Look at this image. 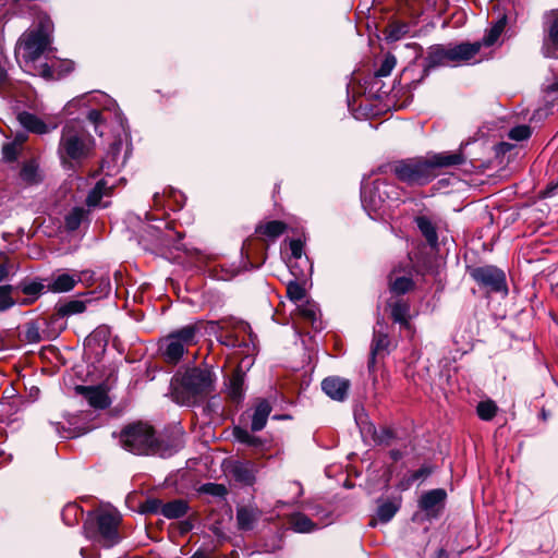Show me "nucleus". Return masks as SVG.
Returning <instances> with one entry per match:
<instances>
[{
	"label": "nucleus",
	"instance_id": "14",
	"mask_svg": "<svg viewBox=\"0 0 558 558\" xmlns=\"http://www.w3.org/2000/svg\"><path fill=\"white\" fill-rule=\"evenodd\" d=\"M82 280L81 274H59L48 284V289L52 292H68L72 290L77 282Z\"/></svg>",
	"mask_w": 558,
	"mask_h": 558
},
{
	"label": "nucleus",
	"instance_id": "25",
	"mask_svg": "<svg viewBox=\"0 0 558 558\" xmlns=\"http://www.w3.org/2000/svg\"><path fill=\"white\" fill-rule=\"evenodd\" d=\"M391 318L395 323H398L404 327H409L410 306L407 302L398 300L390 304Z\"/></svg>",
	"mask_w": 558,
	"mask_h": 558
},
{
	"label": "nucleus",
	"instance_id": "48",
	"mask_svg": "<svg viewBox=\"0 0 558 558\" xmlns=\"http://www.w3.org/2000/svg\"><path fill=\"white\" fill-rule=\"evenodd\" d=\"M25 337L28 342L36 343L40 341V333L38 331V328L35 326H31L27 328Z\"/></svg>",
	"mask_w": 558,
	"mask_h": 558
},
{
	"label": "nucleus",
	"instance_id": "56",
	"mask_svg": "<svg viewBox=\"0 0 558 558\" xmlns=\"http://www.w3.org/2000/svg\"><path fill=\"white\" fill-rule=\"evenodd\" d=\"M390 456H391V458H392L393 460H396V461H397V460H399V459L401 458V456H402V454H401V452H400V451H398V450H392V451L390 452Z\"/></svg>",
	"mask_w": 558,
	"mask_h": 558
},
{
	"label": "nucleus",
	"instance_id": "16",
	"mask_svg": "<svg viewBox=\"0 0 558 558\" xmlns=\"http://www.w3.org/2000/svg\"><path fill=\"white\" fill-rule=\"evenodd\" d=\"M260 511L255 507H241L236 510L238 527L242 531L253 530L260 518Z\"/></svg>",
	"mask_w": 558,
	"mask_h": 558
},
{
	"label": "nucleus",
	"instance_id": "49",
	"mask_svg": "<svg viewBox=\"0 0 558 558\" xmlns=\"http://www.w3.org/2000/svg\"><path fill=\"white\" fill-rule=\"evenodd\" d=\"M290 251L294 258H300L302 256L303 244L300 240H292L290 242Z\"/></svg>",
	"mask_w": 558,
	"mask_h": 558
},
{
	"label": "nucleus",
	"instance_id": "18",
	"mask_svg": "<svg viewBox=\"0 0 558 558\" xmlns=\"http://www.w3.org/2000/svg\"><path fill=\"white\" fill-rule=\"evenodd\" d=\"M446 498V492L441 488L433 489L425 493L420 499V507L422 510L433 513L436 512L439 506Z\"/></svg>",
	"mask_w": 558,
	"mask_h": 558
},
{
	"label": "nucleus",
	"instance_id": "8",
	"mask_svg": "<svg viewBox=\"0 0 558 558\" xmlns=\"http://www.w3.org/2000/svg\"><path fill=\"white\" fill-rule=\"evenodd\" d=\"M471 277L489 292H508L505 272L495 266L476 267L471 270Z\"/></svg>",
	"mask_w": 558,
	"mask_h": 558
},
{
	"label": "nucleus",
	"instance_id": "58",
	"mask_svg": "<svg viewBox=\"0 0 558 558\" xmlns=\"http://www.w3.org/2000/svg\"><path fill=\"white\" fill-rule=\"evenodd\" d=\"M66 64H68L66 71H71L72 70V64L70 62H68Z\"/></svg>",
	"mask_w": 558,
	"mask_h": 558
},
{
	"label": "nucleus",
	"instance_id": "22",
	"mask_svg": "<svg viewBox=\"0 0 558 558\" xmlns=\"http://www.w3.org/2000/svg\"><path fill=\"white\" fill-rule=\"evenodd\" d=\"M190 510V506L184 499H174L165 504L161 515L171 520L183 518Z\"/></svg>",
	"mask_w": 558,
	"mask_h": 558
},
{
	"label": "nucleus",
	"instance_id": "24",
	"mask_svg": "<svg viewBox=\"0 0 558 558\" xmlns=\"http://www.w3.org/2000/svg\"><path fill=\"white\" fill-rule=\"evenodd\" d=\"M415 223L428 244L436 245L438 243L436 227L428 217L417 216L415 218Z\"/></svg>",
	"mask_w": 558,
	"mask_h": 558
},
{
	"label": "nucleus",
	"instance_id": "32",
	"mask_svg": "<svg viewBox=\"0 0 558 558\" xmlns=\"http://www.w3.org/2000/svg\"><path fill=\"white\" fill-rule=\"evenodd\" d=\"M86 310V303L81 300H72L62 304L58 313L62 316H71L83 313Z\"/></svg>",
	"mask_w": 558,
	"mask_h": 558
},
{
	"label": "nucleus",
	"instance_id": "31",
	"mask_svg": "<svg viewBox=\"0 0 558 558\" xmlns=\"http://www.w3.org/2000/svg\"><path fill=\"white\" fill-rule=\"evenodd\" d=\"M505 26L506 17H501L493 25L487 35H485L484 38L480 41L482 43V46L489 47L494 45L504 32Z\"/></svg>",
	"mask_w": 558,
	"mask_h": 558
},
{
	"label": "nucleus",
	"instance_id": "28",
	"mask_svg": "<svg viewBox=\"0 0 558 558\" xmlns=\"http://www.w3.org/2000/svg\"><path fill=\"white\" fill-rule=\"evenodd\" d=\"M389 347V338L386 333H383L380 331H375L372 348H371V356H372V363L374 362L375 357L380 354H385Z\"/></svg>",
	"mask_w": 558,
	"mask_h": 558
},
{
	"label": "nucleus",
	"instance_id": "53",
	"mask_svg": "<svg viewBox=\"0 0 558 558\" xmlns=\"http://www.w3.org/2000/svg\"><path fill=\"white\" fill-rule=\"evenodd\" d=\"M192 526L193 525H192V523L190 521H187V520L186 521H182L180 523V531H181V533H186L190 530H192Z\"/></svg>",
	"mask_w": 558,
	"mask_h": 558
},
{
	"label": "nucleus",
	"instance_id": "60",
	"mask_svg": "<svg viewBox=\"0 0 558 558\" xmlns=\"http://www.w3.org/2000/svg\"><path fill=\"white\" fill-rule=\"evenodd\" d=\"M557 89H558V83H557Z\"/></svg>",
	"mask_w": 558,
	"mask_h": 558
},
{
	"label": "nucleus",
	"instance_id": "23",
	"mask_svg": "<svg viewBox=\"0 0 558 558\" xmlns=\"http://www.w3.org/2000/svg\"><path fill=\"white\" fill-rule=\"evenodd\" d=\"M287 229V225L279 220H271L256 227V233L270 240L280 236Z\"/></svg>",
	"mask_w": 558,
	"mask_h": 558
},
{
	"label": "nucleus",
	"instance_id": "59",
	"mask_svg": "<svg viewBox=\"0 0 558 558\" xmlns=\"http://www.w3.org/2000/svg\"><path fill=\"white\" fill-rule=\"evenodd\" d=\"M557 89H558V83H557Z\"/></svg>",
	"mask_w": 558,
	"mask_h": 558
},
{
	"label": "nucleus",
	"instance_id": "57",
	"mask_svg": "<svg viewBox=\"0 0 558 558\" xmlns=\"http://www.w3.org/2000/svg\"><path fill=\"white\" fill-rule=\"evenodd\" d=\"M191 558H206V556L202 553H195Z\"/></svg>",
	"mask_w": 558,
	"mask_h": 558
},
{
	"label": "nucleus",
	"instance_id": "21",
	"mask_svg": "<svg viewBox=\"0 0 558 558\" xmlns=\"http://www.w3.org/2000/svg\"><path fill=\"white\" fill-rule=\"evenodd\" d=\"M214 325L217 327V339L221 344L232 348L242 345L239 335L230 330L228 323H214Z\"/></svg>",
	"mask_w": 558,
	"mask_h": 558
},
{
	"label": "nucleus",
	"instance_id": "40",
	"mask_svg": "<svg viewBox=\"0 0 558 558\" xmlns=\"http://www.w3.org/2000/svg\"><path fill=\"white\" fill-rule=\"evenodd\" d=\"M11 292V286H0V311H5L14 304Z\"/></svg>",
	"mask_w": 558,
	"mask_h": 558
},
{
	"label": "nucleus",
	"instance_id": "1",
	"mask_svg": "<svg viewBox=\"0 0 558 558\" xmlns=\"http://www.w3.org/2000/svg\"><path fill=\"white\" fill-rule=\"evenodd\" d=\"M464 162L461 153L444 151L423 157L408 158L392 163L391 171L408 185H425L438 175V169Z\"/></svg>",
	"mask_w": 558,
	"mask_h": 558
},
{
	"label": "nucleus",
	"instance_id": "17",
	"mask_svg": "<svg viewBox=\"0 0 558 558\" xmlns=\"http://www.w3.org/2000/svg\"><path fill=\"white\" fill-rule=\"evenodd\" d=\"M543 51L548 58H558V15L553 19L547 27Z\"/></svg>",
	"mask_w": 558,
	"mask_h": 558
},
{
	"label": "nucleus",
	"instance_id": "7",
	"mask_svg": "<svg viewBox=\"0 0 558 558\" xmlns=\"http://www.w3.org/2000/svg\"><path fill=\"white\" fill-rule=\"evenodd\" d=\"M197 335L198 328L195 325H187L169 333L160 345L165 360L178 363L185 351L197 343Z\"/></svg>",
	"mask_w": 558,
	"mask_h": 558
},
{
	"label": "nucleus",
	"instance_id": "3",
	"mask_svg": "<svg viewBox=\"0 0 558 558\" xmlns=\"http://www.w3.org/2000/svg\"><path fill=\"white\" fill-rule=\"evenodd\" d=\"M94 146L92 136L78 123L71 122L62 129L58 155L63 165L73 166L88 158Z\"/></svg>",
	"mask_w": 558,
	"mask_h": 558
},
{
	"label": "nucleus",
	"instance_id": "13",
	"mask_svg": "<svg viewBox=\"0 0 558 558\" xmlns=\"http://www.w3.org/2000/svg\"><path fill=\"white\" fill-rule=\"evenodd\" d=\"M350 388V381L341 377H327L322 383L324 392L333 400L343 401Z\"/></svg>",
	"mask_w": 558,
	"mask_h": 558
},
{
	"label": "nucleus",
	"instance_id": "43",
	"mask_svg": "<svg viewBox=\"0 0 558 558\" xmlns=\"http://www.w3.org/2000/svg\"><path fill=\"white\" fill-rule=\"evenodd\" d=\"M19 150L20 144L15 142L4 144L2 148L3 159L7 161L15 160L17 158Z\"/></svg>",
	"mask_w": 558,
	"mask_h": 558
},
{
	"label": "nucleus",
	"instance_id": "47",
	"mask_svg": "<svg viewBox=\"0 0 558 558\" xmlns=\"http://www.w3.org/2000/svg\"><path fill=\"white\" fill-rule=\"evenodd\" d=\"M44 289V284L39 282H32L23 287V292L28 295H37Z\"/></svg>",
	"mask_w": 558,
	"mask_h": 558
},
{
	"label": "nucleus",
	"instance_id": "52",
	"mask_svg": "<svg viewBox=\"0 0 558 558\" xmlns=\"http://www.w3.org/2000/svg\"><path fill=\"white\" fill-rule=\"evenodd\" d=\"M428 471L424 468L417 470L416 472L413 473L412 475V480H418L420 477H423V476H427L428 475Z\"/></svg>",
	"mask_w": 558,
	"mask_h": 558
},
{
	"label": "nucleus",
	"instance_id": "38",
	"mask_svg": "<svg viewBox=\"0 0 558 558\" xmlns=\"http://www.w3.org/2000/svg\"><path fill=\"white\" fill-rule=\"evenodd\" d=\"M287 294L290 300L299 302L305 298V289L298 281H291L287 286Z\"/></svg>",
	"mask_w": 558,
	"mask_h": 558
},
{
	"label": "nucleus",
	"instance_id": "20",
	"mask_svg": "<svg viewBox=\"0 0 558 558\" xmlns=\"http://www.w3.org/2000/svg\"><path fill=\"white\" fill-rule=\"evenodd\" d=\"M270 412L271 407L267 400H260L256 404L251 425L253 432L262 430L265 427Z\"/></svg>",
	"mask_w": 558,
	"mask_h": 558
},
{
	"label": "nucleus",
	"instance_id": "6",
	"mask_svg": "<svg viewBox=\"0 0 558 558\" xmlns=\"http://www.w3.org/2000/svg\"><path fill=\"white\" fill-rule=\"evenodd\" d=\"M121 515L116 510H106L96 514L94 520L85 523V531L89 538L104 547H112L120 541L118 526Z\"/></svg>",
	"mask_w": 558,
	"mask_h": 558
},
{
	"label": "nucleus",
	"instance_id": "19",
	"mask_svg": "<svg viewBox=\"0 0 558 558\" xmlns=\"http://www.w3.org/2000/svg\"><path fill=\"white\" fill-rule=\"evenodd\" d=\"M17 120L20 124L29 132L36 134H46L49 132L48 125L37 116L23 111L19 113Z\"/></svg>",
	"mask_w": 558,
	"mask_h": 558
},
{
	"label": "nucleus",
	"instance_id": "41",
	"mask_svg": "<svg viewBox=\"0 0 558 558\" xmlns=\"http://www.w3.org/2000/svg\"><path fill=\"white\" fill-rule=\"evenodd\" d=\"M21 178L28 182L34 183L37 181V166L34 162H27L21 170Z\"/></svg>",
	"mask_w": 558,
	"mask_h": 558
},
{
	"label": "nucleus",
	"instance_id": "46",
	"mask_svg": "<svg viewBox=\"0 0 558 558\" xmlns=\"http://www.w3.org/2000/svg\"><path fill=\"white\" fill-rule=\"evenodd\" d=\"M203 490L205 493H208L214 496H219V497L225 496L227 494V489L223 485L214 484V483L205 484L203 486Z\"/></svg>",
	"mask_w": 558,
	"mask_h": 558
},
{
	"label": "nucleus",
	"instance_id": "4",
	"mask_svg": "<svg viewBox=\"0 0 558 558\" xmlns=\"http://www.w3.org/2000/svg\"><path fill=\"white\" fill-rule=\"evenodd\" d=\"M211 389V373L207 369L191 368L180 379H177L173 397L181 404L193 405L207 396Z\"/></svg>",
	"mask_w": 558,
	"mask_h": 558
},
{
	"label": "nucleus",
	"instance_id": "51",
	"mask_svg": "<svg viewBox=\"0 0 558 558\" xmlns=\"http://www.w3.org/2000/svg\"><path fill=\"white\" fill-rule=\"evenodd\" d=\"M78 511V507L76 505H68L64 509H63V517H66L69 514H76V512Z\"/></svg>",
	"mask_w": 558,
	"mask_h": 558
},
{
	"label": "nucleus",
	"instance_id": "5",
	"mask_svg": "<svg viewBox=\"0 0 558 558\" xmlns=\"http://www.w3.org/2000/svg\"><path fill=\"white\" fill-rule=\"evenodd\" d=\"M122 447L134 454H161V446L153 426L137 422L125 426L120 433Z\"/></svg>",
	"mask_w": 558,
	"mask_h": 558
},
{
	"label": "nucleus",
	"instance_id": "54",
	"mask_svg": "<svg viewBox=\"0 0 558 558\" xmlns=\"http://www.w3.org/2000/svg\"><path fill=\"white\" fill-rule=\"evenodd\" d=\"M9 274L8 267L3 264H0V281L3 280Z\"/></svg>",
	"mask_w": 558,
	"mask_h": 558
},
{
	"label": "nucleus",
	"instance_id": "27",
	"mask_svg": "<svg viewBox=\"0 0 558 558\" xmlns=\"http://www.w3.org/2000/svg\"><path fill=\"white\" fill-rule=\"evenodd\" d=\"M111 189L110 185H108L107 180L102 179L96 183V185L93 187V190L88 193L86 203L90 207H95L100 204V201L102 196L109 194V190Z\"/></svg>",
	"mask_w": 558,
	"mask_h": 558
},
{
	"label": "nucleus",
	"instance_id": "15",
	"mask_svg": "<svg viewBox=\"0 0 558 558\" xmlns=\"http://www.w3.org/2000/svg\"><path fill=\"white\" fill-rule=\"evenodd\" d=\"M230 474L236 482L244 485H252L255 482V468L251 462H234Z\"/></svg>",
	"mask_w": 558,
	"mask_h": 558
},
{
	"label": "nucleus",
	"instance_id": "55",
	"mask_svg": "<svg viewBox=\"0 0 558 558\" xmlns=\"http://www.w3.org/2000/svg\"><path fill=\"white\" fill-rule=\"evenodd\" d=\"M234 328H235L236 330H240V331L245 332V331L247 330V328H248V325H247V324H245V323H238V324L234 326Z\"/></svg>",
	"mask_w": 558,
	"mask_h": 558
},
{
	"label": "nucleus",
	"instance_id": "11",
	"mask_svg": "<svg viewBox=\"0 0 558 558\" xmlns=\"http://www.w3.org/2000/svg\"><path fill=\"white\" fill-rule=\"evenodd\" d=\"M77 395L84 397L88 404L95 409H106L110 405L107 390L101 386H76Z\"/></svg>",
	"mask_w": 558,
	"mask_h": 558
},
{
	"label": "nucleus",
	"instance_id": "44",
	"mask_svg": "<svg viewBox=\"0 0 558 558\" xmlns=\"http://www.w3.org/2000/svg\"><path fill=\"white\" fill-rule=\"evenodd\" d=\"M300 314L310 322H315L318 316V311L315 304L306 303L299 307Z\"/></svg>",
	"mask_w": 558,
	"mask_h": 558
},
{
	"label": "nucleus",
	"instance_id": "50",
	"mask_svg": "<svg viewBox=\"0 0 558 558\" xmlns=\"http://www.w3.org/2000/svg\"><path fill=\"white\" fill-rule=\"evenodd\" d=\"M88 120L95 124V131L97 132L98 124L101 121V112L98 110H90L87 116Z\"/></svg>",
	"mask_w": 558,
	"mask_h": 558
},
{
	"label": "nucleus",
	"instance_id": "29",
	"mask_svg": "<svg viewBox=\"0 0 558 558\" xmlns=\"http://www.w3.org/2000/svg\"><path fill=\"white\" fill-rule=\"evenodd\" d=\"M244 384V374L238 368L230 378L229 395L234 401L242 398Z\"/></svg>",
	"mask_w": 558,
	"mask_h": 558
},
{
	"label": "nucleus",
	"instance_id": "42",
	"mask_svg": "<svg viewBox=\"0 0 558 558\" xmlns=\"http://www.w3.org/2000/svg\"><path fill=\"white\" fill-rule=\"evenodd\" d=\"M531 136V129L527 125H518L510 130L509 137L513 141H524Z\"/></svg>",
	"mask_w": 558,
	"mask_h": 558
},
{
	"label": "nucleus",
	"instance_id": "39",
	"mask_svg": "<svg viewBox=\"0 0 558 558\" xmlns=\"http://www.w3.org/2000/svg\"><path fill=\"white\" fill-rule=\"evenodd\" d=\"M396 63H397L396 57L393 54L388 53L384 58L378 70L376 71V75L380 76V77L390 75L391 71L396 66Z\"/></svg>",
	"mask_w": 558,
	"mask_h": 558
},
{
	"label": "nucleus",
	"instance_id": "34",
	"mask_svg": "<svg viewBox=\"0 0 558 558\" xmlns=\"http://www.w3.org/2000/svg\"><path fill=\"white\" fill-rule=\"evenodd\" d=\"M414 283L410 277H399L390 279V289L396 294H404L413 288Z\"/></svg>",
	"mask_w": 558,
	"mask_h": 558
},
{
	"label": "nucleus",
	"instance_id": "2",
	"mask_svg": "<svg viewBox=\"0 0 558 558\" xmlns=\"http://www.w3.org/2000/svg\"><path fill=\"white\" fill-rule=\"evenodd\" d=\"M53 23L49 16H43L35 29H32L20 38L19 54L25 71L33 75H40L45 78H54L50 65L43 63L39 66L35 62L49 49L52 43Z\"/></svg>",
	"mask_w": 558,
	"mask_h": 558
},
{
	"label": "nucleus",
	"instance_id": "12",
	"mask_svg": "<svg viewBox=\"0 0 558 558\" xmlns=\"http://www.w3.org/2000/svg\"><path fill=\"white\" fill-rule=\"evenodd\" d=\"M482 43L449 44L452 65L472 60L481 50Z\"/></svg>",
	"mask_w": 558,
	"mask_h": 558
},
{
	"label": "nucleus",
	"instance_id": "26",
	"mask_svg": "<svg viewBox=\"0 0 558 558\" xmlns=\"http://www.w3.org/2000/svg\"><path fill=\"white\" fill-rule=\"evenodd\" d=\"M290 524L292 530L298 533H311L317 529V525L303 513L293 514Z\"/></svg>",
	"mask_w": 558,
	"mask_h": 558
},
{
	"label": "nucleus",
	"instance_id": "30",
	"mask_svg": "<svg viewBox=\"0 0 558 558\" xmlns=\"http://www.w3.org/2000/svg\"><path fill=\"white\" fill-rule=\"evenodd\" d=\"M409 32V26L405 23H391L385 31V38L388 41H397L401 39Z\"/></svg>",
	"mask_w": 558,
	"mask_h": 558
},
{
	"label": "nucleus",
	"instance_id": "35",
	"mask_svg": "<svg viewBox=\"0 0 558 558\" xmlns=\"http://www.w3.org/2000/svg\"><path fill=\"white\" fill-rule=\"evenodd\" d=\"M477 415L484 421H490L497 413V405L494 401H482L476 408Z\"/></svg>",
	"mask_w": 558,
	"mask_h": 558
},
{
	"label": "nucleus",
	"instance_id": "9",
	"mask_svg": "<svg viewBox=\"0 0 558 558\" xmlns=\"http://www.w3.org/2000/svg\"><path fill=\"white\" fill-rule=\"evenodd\" d=\"M391 189L393 186L386 181L376 180L371 189L362 190V204L369 215L371 211L377 213L381 209L386 198H390L389 190Z\"/></svg>",
	"mask_w": 558,
	"mask_h": 558
},
{
	"label": "nucleus",
	"instance_id": "33",
	"mask_svg": "<svg viewBox=\"0 0 558 558\" xmlns=\"http://www.w3.org/2000/svg\"><path fill=\"white\" fill-rule=\"evenodd\" d=\"M86 211L84 208L82 207H74L66 216H65V227L66 229L71 230V231H74L76 230L84 216H85Z\"/></svg>",
	"mask_w": 558,
	"mask_h": 558
},
{
	"label": "nucleus",
	"instance_id": "10",
	"mask_svg": "<svg viewBox=\"0 0 558 558\" xmlns=\"http://www.w3.org/2000/svg\"><path fill=\"white\" fill-rule=\"evenodd\" d=\"M452 65L449 45H433L427 49L424 59V73L438 66Z\"/></svg>",
	"mask_w": 558,
	"mask_h": 558
},
{
	"label": "nucleus",
	"instance_id": "45",
	"mask_svg": "<svg viewBox=\"0 0 558 558\" xmlns=\"http://www.w3.org/2000/svg\"><path fill=\"white\" fill-rule=\"evenodd\" d=\"M165 504L159 500V499H156V498H151V499H147L144 504H143V511L144 512H149V513H160L161 514V510L163 508Z\"/></svg>",
	"mask_w": 558,
	"mask_h": 558
},
{
	"label": "nucleus",
	"instance_id": "37",
	"mask_svg": "<svg viewBox=\"0 0 558 558\" xmlns=\"http://www.w3.org/2000/svg\"><path fill=\"white\" fill-rule=\"evenodd\" d=\"M233 435L236 440H239L242 444H246L248 446L257 447L259 445V439L252 435L246 429L235 427L233 430Z\"/></svg>",
	"mask_w": 558,
	"mask_h": 558
},
{
	"label": "nucleus",
	"instance_id": "36",
	"mask_svg": "<svg viewBox=\"0 0 558 558\" xmlns=\"http://www.w3.org/2000/svg\"><path fill=\"white\" fill-rule=\"evenodd\" d=\"M397 511L398 506L393 502L387 501L378 507L377 517L381 522L387 523L393 518Z\"/></svg>",
	"mask_w": 558,
	"mask_h": 558
}]
</instances>
